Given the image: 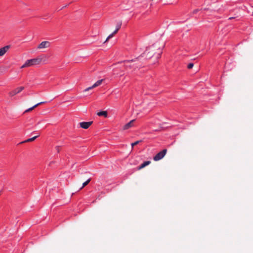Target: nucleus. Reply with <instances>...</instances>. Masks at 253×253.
<instances>
[{
	"mask_svg": "<svg viewBox=\"0 0 253 253\" xmlns=\"http://www.w3.org/2000/svg\"><path fill=\"white\" fill-rule=\"evenodd\" d=\"M42 59L40 57H37L29 59L26 61L25 63L21 67V68L29 67L40 64L42 62Z\"/></svg>",
	"mask_w": 253,
	"mask_h": 253,
	"instance_id": "obj_1",
	"label": "nucleus"
},
{
	"mask_svg": "<svg viewBox=\"0 0 253 253\" xmlns=\"http://www.w3.org/2000/svg\"><path fill=\"white\" fill-rule=\"evenodd\" d=\"M167 149H164L162 151L157 154L153 158V159L155 161H158L163 159L167 153Z\"/></svg>",
	"mask_w": 253,
	"mask_h": 253,
	"instance_id": "obj_2",
	"label": "nucleus"
},
{
	"mask_svg": "<svg viewBox=\"0 0 253 253\" xmlns=\"http://www.w3.org/2000/svg\"><path fill=\"white\" fill-rule=\"evenodd\" d=\"M121 22H119L118 23H117L115 30L112 34L108 36L105 42H107L109 39L112 38L114 36V35L118 32V31L121 28Z\"/></svg>",
	"mask_w": 253,
	"mask_h": 253,
	"instance_id": "obj_3",
	"label": "nucleus"
},
{
	"mask_svg": "<svg viewBox=\"0 0 253 253\" xmlns=\"http://www.w3.org/2000/svg\"><path fill=\"white\" fill-rule=\"evenodd\" d=\"M24 89V87L23 86H20V87H18L16 88H15V89L11 91L9 93V94L10 96H13L19 93H20L21 91H22L23 89Z\"/></svg>",
	"mask_w": 253,
	"mask_h": 253,
	"instance_id": "obj_4",
	"label": "nucleus"
},
{
	"mask_svg": "<svg viewBox=\"0 0 253 253\" xmlns=\"http://www.w3.org/2000/svg\"><path fill=\"white\" fill-rule=\"evenodd\" d=\"M159 45V42H156L154 44H153L152 46H150L148 49H147L146 50L144 53H143V56H144L145 54H148L150 53V51L153 52L154 51V48L155 47H157L158 45Z\"/></svg>",
	"mask_w": 253,
	"mask_h": 253,
	"instance_id": "obj_5",
	"label": "nucleus"
},
{
	"mask_svg": "<svg viewBox=\"0 0 253 253\" xmlns=\"http://www.w3.org/2000/svg\"><path fill=\"white\" fill-rule=\"evenodd\" d=\"M50 46V42L48 41L42 42L38 46L39 49H43L49 47Z\"/></svg>",
	"mask_w": 253,
	"mask_h": 253,
	"instance_id": "obj_6",
	"label": "nucleus"
},
{
	"mask_svg": "<svg viewBox=\"0 0 253 253\" xmlns=\"http://www.w3.org/2000/svg\"><path fill=\"white\" fill-rule=\"evenodd\" d=\"M102 81H103V80L101 79V80H99L98 81H97L95 83H94L92 86H90V87H88L86 88H85L84 91V92H86V91H87L94 87H96L99 85H100L102 83Z\"/></svg>",
	"mask_w": 253,
	"mask_h": 253,
	"instance_id": "obj_7",
	"label": "nucleus"
},
{
	"mask_svg": "<svg viewBox=\"0 0 253 253\" xmlns=\"http://www.w3.org/2000/svg\"><path fill=\"white\" fill-rule=\"evenodd\" d=\"M92 124V122H83L79 123L81 127L87 129Z\"/></svg>",
	"mask_w": 253,
	"mask_h": 253,
	"instance_id": "obj_8",
	"label": "nucleus"
},
{
	"mask_svg": "<svg viewBox=\"0 0 253 253\" xmlns=\"http://www.w3.org/2000/svg\"><path fill=\"white\" fill-rule=\"evenodd\" d=\"M9 45H6L0 48V56H3L9 49Z\"/></svg>",
	"mask_w": 253,
	"mask_h": 253,
	"instance_id": "obj_9",
	"label": "nucleus"
},
{
	"mask_svg": "<svg viewBox=\"0 0 253 253\" xmlns=\"http://www.w3.org/2000/svg\"><path fill=\"white\" fill-rule=\"evenodd\" d=\"M135 121V120H132L130 121L128 123L126 124L123 127V129L124 130L127 129L130 127H131L133 126V122Z\"/></svg>",
	"mask_w": 253,
	"mask_h": 253,
	"instance_id": "obj_10",
	"label": "nucleus"
},
{
	"mask_svg": "<svg viewBox=\"0 0 253 253\" xmlns=\"http://www.w3.org/2000/svg\"><path fill=\"white\" fill-rule=\"evenodd\" d=\"M151 162L149 161H147L144 162L142 164H141L139 167V169L144 168L146 166L149 165L150 164Z\"/></svg>",
	"mask_w": 253,
	"mask_h": 253,
	"instance_id": "obj_11",
	"label": "nucleus"
},
{
	"mask_svg": "<svg viewBox=\"0 0 253 253\" xmlns=\"http://www.w3.org/2000/svg\"><path fill=\"white\" fill-rule=\"evenodd\" d=\"M45 102H39L36 104H35V105H34L33 106H32V107L30 108H28V109L26 110L25 111V113H26V112H28L30 111H31L33 109H34L35 107H36L37 106H38V105H41V104H42L43 103H44Z\"/></svg>",
	"mask_w": 253,
	"mask_h": 253,
	"instance_id": "obj_12",
	"label": "nucleus"
},
{
	"mask_svg": "<svg viewBox=\"0 0 253 253\" xmlns=\"http://www.w3.org/2000/svg\"><path fill=\"white\" fill-rule=\"evenodd\" d=\"M164 44L163 43L161 46L158 47V52L157 55L156 56L157 58H159L160 56V55L162 53V48L164 47Z\"/></svg>",
	"mask_w": 253,
	"mask_h": 253,
	"instance_id": "obj_13",
	"label": "nucleus"
},
{
	"mask_svg": "<svg viewBox=\"0 0 253 253\" xmlns=\"http://www.w3.org/2000/svg\"><path fill=\"white\" fill-rule=\"evenodd\" d=\"M97 114L99 116H103L105 117H107V112L106 111H100V112L97 113Z\"/></svg>",
	"mask_w": 253,
	"mask_h": 253,
	"instance_id": "obj_14",
	"label": "nucleus"
},
{
	"mask_svg": "<svg viewBox=\"0 0 253 253\" xmlns=\"http://www.w3.org/2000/svg\"><path fill=\"white\" fill-rule=\"evenodd\" d=\"M39 136V135H37V136H34L32 138H29L26 140H25L24 141H23L21 143H24V142H30V141H34V140H35Z\"/></svg>",
	"mask_w": 253,
	"mask_h": 253,
	"instance_id": "obj_15",
	"label": "nucleus"
},
{
	"mask_svg": "<svg viewBox=\"0 0 253 253\" xmlns=\"http://www.w3.org/2000/svg\"><path fill=\"white\" fill-rule=\"evenodd\" d=\"M90 179L89 178L86 181H85L83 183V185L82 186V187H81L80 189H82L83 187H84V186H85L86 185L88 184V183L90 182Z\"/></svg>",
	"mask_w": 253,
	"mask_h": 253,
	"instance_id": "obj_16",
	"label": "nucleus"
},
{
	"mask_svg": "<svg viewBox=\"0 0 253 253\" xmlns=\"http://www.w3.org/2000/svg\"><path fill=\"white\" fill-rule=\"evenodd\" d=\"M140 142H141V140L136 141H135V142H133V143H132L131 144V148H132V149L133 148V147L135 145H137V144H139Z\"/></svg>",
	"mask_w": 253,
	"mask_h": 253,
	"instance_id": "obj_17",
	"label": "nucleus"
},
{
	"mask_svg": "<svg viewBox=\"0 0 253 253\" xmlns=\"http://www.w3.org/2000/svg\"><path fill=\"white\" fill-rule=\"evenodd\" d=\"M193 66H194V64H193V63H189V64L187 65V68H188V69H190L192 68H193Z\"/></svg>",
	"mask_w": 253,
	"mask_h": 253,
	"instance_id": "obj_18",
	"label": "nucleus"
},
{
	"mask_svg": "<svg viewBox=\"0 0 253 253\" xmlns=\"http://www.w3.org/2000/svg\"><path fill=\"white\" fill-rule=\"evenodd\" d=\"M155 53H152L150 54V55L148 56V58L152 57V56H153L155 55Z\"/></svg>",
	"mask_w": 253,
	"mask_h": 253,
	"instance_id": "obj_19",
	"label": "nucleus"
},
{
	"mask_svg": "<svg viewBox=\"0 0 253 253\" xmlns=\"http://www.w3.org/2000/svg\"><path fill=\"white\" fill-rule=\"evenodd\" d=\"M56 150L57 151V152H59V146H57L56 147Z\"/></svg>",
	"mask_w": 253,
	"mask_h": 253,
	"instance_id": "obj_20",
	"label": "nucleus"
},
{
	"mask_svg": "<svg viewBox=\"0 0 253 253\" xmlns=\"http://www.w3.org/2000/svg\"><path fill=\"white\" fill-rule=\"evenodd\" d=\"M198 11V9L194 10L193 11V13H195L197 12V11Z\"/></svg>",
	"mask_w": 253,
	"mask_h": 253,
	"instance_id": "obj_21",
	"label": "nucleus"
},
{
	"mask_svg": "<svg viewBox=\"0 0 253 253\" xmlns=\"http://www.w3.org/2000/svg\"><path fill=\"white\" fill-rule=\"evenodd\" d=\"M233 17H230V18H229V19H230H230H233Z\"/></svg>",
	"mask_w": 253,
	"mask_h": 253,
	"instance_id": "obj_22",
	"label": "nucleus"
}]
</instances>
